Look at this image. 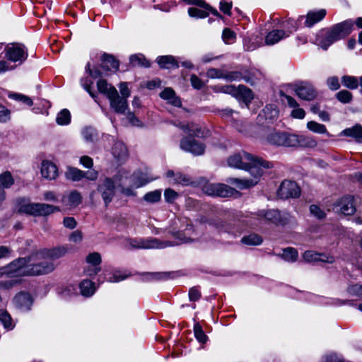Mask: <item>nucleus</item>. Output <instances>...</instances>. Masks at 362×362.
I'll use <instances>...</instances> for the list:
<instances>
[{"label":"nucleus","instance_id":"nucleus-57","mask_svg":"<svg viewBox=\"0 0 362 362\" xmlns=\"http://www.w3.org/2000/svg\"><path fill=\"white\" fill-rule=\"evenodd\" d=\"M224 73L222 69L210 68L207 70L206 76L211 78H223Z\"/></svg>","mask_w":362,"mask_h":362},{"label":"nucleus","instance_id":"nucleus-10","mask_svg":"<svg viewBox=\"0 0 362 362\" xmlns=\"http://www.w3.org/2000/svg\"><path fill=\"white\" fill-rule=\"evenodd\" d=\"M337 212L344 216H351L356 211L355 199L353 196L347 195L339 199L334 205Z\"/></svg>","mask_w":362,"mask_h":362},{"label":"nucleus","instance_id":"nucleus-50","mask_svg":"<svg viewBox=\"0 0 362 362\" xmlns=\"http://www.w3.org/2000/svg\"><path fill=\"white\" fill-rule=\"evenodd\" d=\"M188 13L189 16L197 18H204L209 15L208 11L194 7L189 8Z\"/></svg>","mask_w":362,"mask_h":362},{"label":"nucleus","instance_id":"nucleus-6","mask_svg":"<svg viewBox=\"0 0 362 362\" xmlns=\"http://www.w3.org/2000/svg\"><path fill=\"white\" fill-rule=\"evenodd\" d=\"M204 192L210 196L221 197H237L239 192L234 188L221 183H210L204 188Z\"/></svg>","mask_w":362,"mask_h":362},{"label":"nucleus","instance_id":"nucleus-55","mask_svg":"<svg viewBox=\"0 0 362 362\" xmlns=\"http://www.w3.org/2000/svg\"><path fill=\"white\" fill-rule=\"evenodd\" d=\"M326 83L331 90H337L340 88L339 80L337 76H330L327 78Z\"/></svg>","mask_w":362,"mask_h":362},{"label":"nucleus","instance_id":"nucleus-32","mask_svg":"<svg viewBox=\"0 0 362 362\" xmlns=\"http://www.w3.org/2000/svg\"><path fill=\"white\" fill-rule=\"evenodd\" d=\"M341 81L342 85L349 89H356L359 86V78L356 76L345 75Z\"/></svg>","mask_w":362,"mask_h":362},{"label":"nucleus","instance_id":"nucleus-38","mask_svg":"<svg viewBox=\"0 0 362 362\" xmlns=\"http://www.w3.org/2000/svg\"><path fill=\"white\" fill-rule=\"evenodd\" d=\"M307 128L316 134H325L327 133L326 127L315 121H310L306 124Z\"/></svg>","mask_w":362,"mask_h":362},{"label":"nucleus","instance_id":"nucleus-1","mask_svg":"<svg viewBox=\"0 0 362 362\" xmlns=\"http://www.w3.org/2000/svg\"><path fill=\"white\" fill-rule=\"evenodd\" d=\"M228 165L231 168L247 170L253 176L252 179L230 178V183L236 185L240 189H247L257 185L259 178L263 175V169H269L273 166L272 163L260 158H255L245 151L229 156Z\"/></svg>","mask_w":362,"mask_h":362},{"label":"nucleus","instance_id":"nucleus-52","mask_svg":"<svg viewBox=\"0 0 362 362\" xmlns=\"http://www.w3.org/2000/svg\"><path fill=\"white\" fill-rule=\"evenodd\" d=\"M336 98L342 103H349L351 101L353 96L349 90H342L337 93Z\"/></svg>","mask_w":362,"mask_h":362},{"label":"nucleus","instance_id":"nucleus-59","mask_svg":"<svg viewBox=\"0 0 362 362\" xmlns=\"http://www.w3.org/2000/svg\"><path fill=\"white\" fill-rule=\"evenodd\" d=\"M235 86H233V85H226V86H220V87H217L215 88L216 91L217 92H222V93H228V94H230L231 95H233V97L235 96V94H236L235 93Z\"/></svg>","mask_w":362,"mask_h":362},{"label":"nucleus","instance_id":"nucleus-34","mask_svg":"<svg viewBox=\"0 0 362 362\" xmlns=\"http://www.w3.org/2000/svg\"><path fill=\"white\" fill-rule=\"evenodd\" d=\"M82 197L79 192L77 191L71 192L69 196L63 199L64 202H66L67 204L71 207H75L81 203Z\"/></svg>","mask_w":362,"mask_h":362},{"label":"nucleus","instance_id":"nucleus-60","mask_svg":"<svg viewBox=\"0 0 362 362\" xmlns=\"http://www.w3.org/2000/svg\"><path fill=\"white\" fill-rule=\"evenodd\" d=\"M222 37L225 42L229 43L235 38V33L229 28H225L223 30Z\"/></svg>","mask_w":362,"mask_h":362},{"label":"nucleus","instance_id":"nucleus-14","mask_svg":"<svg viewBox=\"0 0 362 362\" xmlns=\"http://www.w3.org/2000/svg\"><path fill=\"white\" fill-rule=\"evenodd\" d=\"M128 172L124 169L119 170L115 176V180L119 182V187H121V192L127 196H135L134 191V187L132 186V181L129 179Z\"/></svg>","mask_w":362,"mask_h":362},{"label":"nucleus","instance_id":"nucleus-2","mask_svg":"<svg viewBox=\"0 0 362 362\" xmlns=\"http://www.w3.org/2000/svg\"><path fill=\"white\" fill-rule=\"evenodd\" d=\"M179 219H174L166 230L175 240V243L170 241H162L156 238H130L128 243L132 249H163L167 247H172L175 245L192 243L195 240L192 238L195 235V230L192 224L186 223L185 229L181 230L177 228ZM185 222H187L186 220Z\"/></svg>","mask_w":362,"mask_h":362},{"label":"nucleus","instance_id":"nucleus-12","mask_svg":"<svg viewBox=\"0 0 362 362\" xmlns=\"http://www.w3.org/2000/svg\"><path fill=\"white\" fill-rule=\"evenodd\" d=\"M182 150L189 152L195 156H199L204 153L205 146L203 144L197 141L192 137H183L180 144Z\"/></svg>","mask_w":362,"mask_h":362},{"label":"nucleus","instance_id":"nucleus-21","mask_svg":"<svg viewBox=\"0 0 362 362\" xmlns=\"http://www.w3.org/2000/svg\"><path fill=\"white\" fill-rule=\"evenodd\" d=\"M303 257L305 262H323L332 263L334 262V258L331 256H327L324 254L315 252L312 250H308L304 252Z\"/></svg>","mask_w":362,"mask_h":362},{"label":"nucleus","instance_id":"nucleus-62","mask_svg":"<svg viewBox=\"0 0 362 362\" xmlns=\"http://www.w3.org/2000/svg\"><path fill=\"white\" fill-rule=\"evenodd\" d=\"M11 118V112L4 105H0V122L5 123Z\"/></svg>","mask_w":362,"mask_h":362},{"label":"nucleus","instance_id":"nucleus-44","mask_svg":"<svg viewBox=\"0 0 362 362\" xmlns=\"http://www.w3.org/2000/svg\"><path fill=\"white\" fill-rule=\"evenodd\" d=\"M209 225L213 226L216 229H217L219 232H228V225L226 223L223 221L216 218V219H210L208 221Z\"/></svg>","mask_w":362,"mask_h":362},{"label":"nucleus","instance_id":"nucleus-17","mask_svg":"<svg viewBox=\"0 0 362 362\" xmlns=\"http://www.w3.org/2000/svg\"><path fill=\"white\" fill-rule=\"evenodd\" d=\"M13 303L16 308L22 311H28L30 309L33 300L28 292H20L13 298Z\"/></svg>","mask_w":362,"mask_h":362},{"label":"nucleus","instance_id":"nucleus-36","mask_svg":"<svg viewBox=\"0 0 362 362\" xmlns=\"http://www.w3.org/2000/svg\"><path fill=\"white\" fill-rule=\"evenodd\" d=\"M130 62L133 66H140L144 67H149L150 62L142 54H134L129 58Z\"/></svg>","mask_w":362,"mask_h":362},{"label":"nucleus","instance_id":"nucleus-25","mask_svg":"<svg viewBox=\"0 0 362 362\" xmlns=\"http://www.w3.org/2000/svg\"><path fill=\"white\" fill-rule=\"evenodd\" d=\"M112 153L118 161L125 160L128 156V152L125 145L121 141H117L112 148Z\"/></svg>","mask_w":362,"mask_h":362},{"label":"nucleus","instance_id":"nucleus-51","mask_svg":"<svg viewBox=\"0 0 362 362\" xmlns=\"http://www.w3.org/2000/svg\"><path fill=\"white\" fill-rule=\"evenodd\" d=\"M37 203H28L21 205L19 211L28 214L36 216Z\"/></svg>","mask_w":362,"mask_h":362},{"label":"nucleus","instance_id":"nucleus-4","mask_svg":"<svg viewBox=\"0 0 362 362\" xmlns=\"http://www.w3.org/2000/svg\"><path fill=\"white\" fill-rule=\"evenodd\" d=\"M354 26V23L351 19L337 23L327 30L325 34L317 35L316 44L327 50L334 42L348 36L352 32Z\"/></svg>","mask_w":362,"mask_h":362},{"label":"nucleus","instance_id":"nucleus-30","mask_svg":"<svg viewBox=\"0 0 362 362\" xmlns=\"http://www.w3.org/2000/svg\"><path fill=\"white\" fill-rule=\"evenodd\" d=\"M344 136L355 139L356 141L362 139V126L356 124L354 126L346 128L341 133Z\"/></svg>","mask_w":362,"mask_h":362},{"label":"nucleus","instance_id":"nucleus-27","mask_svg":"<svg viewBox=\"0 0 362 362\" xmlns=\"http://www.w3.org/2000/svg\"><path fill=\"white\" fill-rule=\"evenodd\" d=\"M326 15L325 9H320L317 11H310L306 16L305 25L308 27L313 26L315 23L320 21Z\"/></svg>","mask_w":362,"mask_h":362},{"label":"nucleus","instance_id":"nucleus-40","mask_svg":"<svg viewBox=\"0 0 362 362\" xmlns=\"http://www.w3.org/2000/svg\"><path fill=\"white\" fill-rule=\"evenodd\" d=\"M13 183L14 180L10 172L6 171L0 175V184L3 189L10 188Z\"/></svg>","mask_w":362,"mask_h":362},{"label":"nucleus","instance_id":"nucleus-11","mask_svg":"<svg viewBox=\"0 0 362 362\" xmlns=\"http://www.w3.org/2000/svg\"><path fill=\"white\" fill-rule=\"evenodd\" d=\"M300 189L296 182L284 180L281 182L279 190L278 196L283 199L296 198L300 196Z\"/></svg>","mask_w":362,"mask_h":362},{"label":"nucleus","instance_id":"nucleus-43","mask_svg":"<svg viewBox=\"0 0 362 362\" xmlns=\"http://www.w3.org/2000/svg\"><path fill=\"white\" fill-rule=\"evenodd\" d=\"M161 199V190L156 189L148 192L144 196V200L148 203L158 202Z\"/></svg>","mask_w":362,"mask_h":362},{"label":"nucleus","instance_id":"nucleus-42","mask_svg":"<svg viewBox=\"0 0 362 362\" xmlns=\"http://www.w3.org/2000/svg\"><path fill=\"white\" fill-rule=\"evenodd\" d=\"M241 242L247 245H258L262 243V239L260 236L256 234H250L245 236L241 239Z\"/></svg>","mask_w":362,"mask_h":362},{"label":"nucleus","instance_id":"nucleus-20","mask_svg":"<svg viewBox=\"0 0 362 362\" xmlns=\"http://www.w3.org/2000/svg\"><path fill=\"white\" fill-rule=\"evenodd\" d=\"M156 62L161 69H174L180 66L178 59L172 55L159 56L156 59Z\"/></svg>","mask_w":362,"mask_h":362},{"label":"nucleus","instance_id":"nucleus-53","mask_svg":"<svg viewBox=\"0 0 362 362\" xmlns=\"http://www.w3.org/2000/svg\"><path fill=\"white\" fill-rule=\"evenodd\" d=\"M172 184H180L182 185H189L190 179L185 175L180 173H177L175 177L173 180H170Z\"/></svg>","mask_w":362,"mask_h":362},{"label":"nucleus","instance_id":"nucleus-13","mask_svg":"<svg viewBox=\"0 0 362 362\" xmlns=\"http://www.w3.org/2000/svg\"><path fill=\"white\" fill-rule=\"evenodd\" d=\"M67 251V246H59L51 249L44 248L36 251V254L32 258H47V259L54 260L64 257Z\"/></svg>","mask_w":362,"mask_h":362},{"label":"nucleus","instance_id":"nucleus-54","mask_svg":"<svg viewBox=\"0 0 362 362\" xmlns=\"http://www.w3.org/2000/svg\"><path fill=\"white\" fill-rule=\"evenodd\" d=\"M82 136L87 142H92L96 137V133L94 129L86 127L82 131Z\"/></svg>","mask_w":362,"mask_h":362},{"label":"nucleus","instance_id":"nucleus-9","mask_svg":"<svg viewBox=\"0 0 362 362\" xmlns=\"http://www.w3.org/2000/svg\"><path fill=\"white\" fill-rule=\"evenodd\" d=\"M294 92L302 100L311 101L317 96V92L313 84L307 81H302L295 85Z\"/></svg>","mask_w":362,"mask_h":362},{"label":"nucleus","instance_id":"nucleus-5","mask_svg":"<svg viewBox=\"0 0 362 362\" xmlns=\"http://www.w3.org/2000/svg\"><path fill=\"white\" fill-rule=\"evenodd\" d=\"M5 57L10 62L23 64L28 58V49L21 43H11L4 49Z\"/></svg>","mask_w":362,"mask_h":362},{"label":"nucleus","instance_id":"nucleus-28","mask_svg":"<svg viewBox=\"0 0 362 362\" xmlns=\"http://www.w3.org/2000/svg\"><path fill=\"white\" fill-rule=\"evenodd\" d=\"M60 209L59 207L44 204V203H37L36 216H49L56 211H59Z\"/></svg>","mask_w":362,"mask_h":362},{"label":"nucleus","instance_id":"nucleus-33","mask_svg":"<svg viewBox=\"0 0 362 362\" xmlns=\"http://www.w3.org/2000/svg\"><path fill=\"white\" fill-rule=\"evenodd\" d=\"M85 175V172L76 168H69L66 172V178L73 181H79L83 178Z\"/></svg>","mask_w":362,"mask_h":362},{"label":"nucleus","instance_id":"nucleus-64","mask_svg":"<svg viewBox=\"0 0 362 362\" xmlns=\"http://www.w3.org/2000/svg\"><path fill=\"white\" fill-rule=\"evenodd\" d=\"M322 362H344V361L335 354H329L322 358Z\"/></svg>","mask_w":362,"mask_h":362},{"label":"nucleus","instance_id":"nucleus-46","mask_svg":"<svg viewBox=\"0 0 362 362\" xmlns=\"http://www.w3.org/2000/svg\"><path fill=\"white\" fill-rule=\"evenodd\" d=\"M0 322L6 329H12L13 327L11 317L6 310H0Z\"/></svg>","mask_w":362,"mask_h":362},{"label":"nucleus","instance_id":"nucleus-19","mask_svg":"<svg viewBox=\"0 0 362 362\" xmlns=\"http://www.w3.org/2000/svg\"><path fill=\"white\" fill-rule=\"evenodd\" d=\"M41 175L47 180H54L58 176L57 165L49 160H43L41 164Z\"/></svg>","mask_w":362,"mask_h":362},{"label":"nucleus","instance_id":"nucleus-61","mask_svg":"<svg viewBox=\"0 0 362 362\" xmlns=\"http://www.w3.org/2000/svg\"><path fill=\"white\" fill-rule=\"evenodd\" d=\"M310 211L313 216L319 219H322L325 217V212L317 205H311L310 206Z\"/></svg>","mask_w":362,"mask_h":362},{"label":"nucleus","instance_id":"nucleus-58","mask_svg":"<svg viewBox=\"0 0 362 362\" xmlns=\"http://www.w3.org/2000/svg\"><path fill=\"white\" fill-rule=\"evenodd\" d=\"M164 197L167 202L173 203L178 197V194L174 189L168 188L164 192Z\"/></svg>","mask_w":362,"mask_h":362},{"label":"nucleus","instance_id":"nucleus-26","mask_svg":"<svg viewBox=\"0 0 362 362\" xmlns=\"http://www.w3.org/2000/svg\"><path fill=\"white\" fill-rule=\"evenodd\" d=\"M235 98L238 100H243L246 104H248L253 99L252 90L245 86L239 85L235 88Z\"/></svg>","mask_w":362,"mask_h":362},{"label":"nucleus","instance_id":"nucleus-31","mask_svg":"<svg viewBox=\"0 0 362 362\" xmlns=\"http://www.w3.org/2000/svg\"><path fill=\"white\" fill-rule=\"evenodd\" d=\"M8 266L5 268V272L6 274H8L11 279L6 280L0 281V288L2 289H10L13 286L18 285L20 283V279H18V276H13V274H8L7 271Z\"/></svg>","mask_w":362,"mask_h":362},{"label":"nucleus","instance_id":"nucleus-8","mask_svg":"<svg viewBox=\"0 0 362 362\" xmlns=\"http://www.w3.org/2000/svg\"><path fill=\"white\" fill-rule=\"evenodd\" d=\"M267 141L274 146L292 147V143L295 141L294 134L286 132H273L267 136Z\"/></svg>","mask_w":362,"mask_h":362},{"label":"nucleus","instance_id":"nucleus-63","mask_svg":"<svg viewBox=\"0 0 362 362\" xmlns=\"http://www.w3.org/2000/svg\"><path fill=\"white\" fill-rule=\"evenodd\" d=\"M147 276L150 280H163L167 279L169 277V274L167 272H155L149 273Z\"/></svg>","mask_w":362,"mask_h":362},{"label":"nucleus","instance_id":"nucleus-3","mask_svg":"<svg viewBox=\"0 0 362 362\" xmlns=\"http://www.w3.org/2000/svg\"><path fill=\"white\" fill-rule=\"evenodd\" d=\"M36 254V251L29 256L18 258L8 265V274L16 276H39L52 272L55 269V265L47 258H32Z\"/></svg>","mask_w":362,"mask_h":362},{"label":"nucleus","instance_id":"nucleus-29","mask_svg":"<svg viewBox=\"0 0 362 362\" xmlns=\"http://www.w3.org/2000/svg\"><path fill=\"white\" fill-rule=\"evenodd\" d=\"M160 96L161 98L164 100H168L169 102L173 104L174 106L180 107L181 106L180 100L175 97V93L171 88H165L160 93Z\"/></svg>","mask_w":362,"mask_h":362},{"label":"nucleus","instance_id":"nucleus-39","mask_svg":"<svg viewBox=\"0 0 362 362\" xmlns=\"http://www.w3.org/2000/svg\"><path fill=\"white\" fill-rule=\"evenodd\" d=\"M97 87L98 91L103 94L106 95L107 98H110V93L112 92V90L116 89L104 79H100L97 82Z\"/></svg>","mask_w":362,"mask_h":362},{"label":"nucleus","instance_id":"nucleus-49","mask_svg":"<svg viewBox=\"0 0 362 362\" xmlns=\"http://www.w3.org/2000/svg\"><path fill=\"white\" fill-rule=\"evenodd\" d=\"M8 98L15 100H18L28 106H32L33 103L30 98L20 93H11L8 94Z\"/></svg>","mask_w":362,"mask_h":362},{"label":"nucleus","instance_id":"nucleus-56","mask_svg":"<svg viewBox=\"0 0 362 362\" xmlns=\"http://www.w3.org/2000/svg\"><path fill=\"white\" fill-rule=\"evenodd\" d=\"M86 262L94 266L100 265L101 256L98 252H92L86 257Z\"/></svg>","mask_w":362,"mask_h":362},{"label":"nucleus","instance_id":"nucleus-22","mask_svg":"<svg viewBox=\"0 0 362 362\" xmlns=\"http://www.w3.org/2000/svg\"><path fill=\"white\" fill-rule=\"evenodd\" d=\"M102 67L105 71L116 72L119 69V61L113 55L103 54L101 57Z\"/></svg>","mask_w":362,"mask_h":362},{"label":"nucleus","instance_id":"nucleus-16","mask_svg":"<svg viewBox=\"0 0 362 362\" xmlns=\"http://www.w3.org/2000/svg\"><path fill=\"white\" fill-rule=\"evenodd\" d=\"M110 107L117 113L123 114L127 109V100L125 98H121L119 96L117 89H112L110 93Z\"/></svg>","mask_w":362,"mask_h":362},{"label":"nucleus","instance_id":"nucleus-48","mask_svg":"<svg viewBox=\"0 0 362 362\" xmlns=\"http://www.w3.org/2000/svg\"><path fill=\"white\" fill-rule=\"evenodd\" d=\"M282 257L288 262H295L298 258V252L295 249L288 247L283 250Z\"/></svg>","mask_w":362,"mask_h":362},{"label":"nucleus","instance_id":"nucleus-15","mask_svg":"<svg viewBox=\"0 0 362 362\" xmlns=\"http://www.w3.org/2000/svg\"><path fill=\"white\" fill-rule=\"evenodd\" d=\"M257 216L258 218H264L265 220L272 222L274 224H285L288 221L287 214H281L278 210H261L257 212Z\"/></svg>","mask_w":362,"mask_h":362},{"label":"nucleus","instance_id":"nucleus-37","mask_svg":"<svg viewBox=\"0 0 362 362\" xmlns=\"http://www.w3.org/2000/svg\"><path fill=\"white\" fill-rule=\"evenodd\" d=\"M56 122L59 125H67L71 122V113L67 109H63L57 115Z\"/></svg>","mask_w":362,"mask_h":362},{"label":"nucleus","instance_id":"nucleus-47","mask_svg":"<svg viewBox=\"0 0 362 362\" xmlns=\"http://www.w3.org/2000/svg\"><path fill=\"white\" fill-rule=\"evenodd\" d=\"M174 125L180 128L185 134H189L190 136L198 135V133L197 132V129H195L192 124H185L179 122L177 124L174 123Z\"/></svg>","mask_w":362,"mask_h":362},{"label":"nucleus","instance_id":"nucleus-7","mask_svg":"<svg viewBox=\"0 0 362 362\" xmlns=\"http://www.w3.org/2000/svg\"><path fill=\"white\" fill-rule=\"evenodd\" d=\"M115 184L114 180L110 177H105L99 181L97 192L101 196L107 206L115 195Z\"/></svg>","mask_w":362,"mask_h":362},{"label":"nucleus","instance_id":"nucleus-23","mask_svg":"<svg viewBox=\"0 0 362 362\" xmlns=\"http://www.w3.org/2000/svg\"><path fill=\"white\" fill-rule=\"evenodd\" d=\"M294 137L296 139L294 143H292V147L314 148L317 144L316 140L312 136L294 134Z\"/></svg>","mask_w":362,"mask_h":362},{"label":"nucleus","instance_id":"nucleus-18","mask_svg":"<svg viewBox=\"0 0 362 362\" xmlns=\"http://www.w3.org/2000/svg\"><path fill=\"white\" fill-rule=\"evenodd\" d=\"M129 179L132 181L133 187L139 188L154 180L156 177L151 176L147 171L141 172L138 170L130 175Z\"/></svg>","mask_w":362,"mask_h":362},{"label":"nucleus","instance_id":"nucleus-41","mask_svg":"<svg viewBox=\"0 0 362 362\" xmlns=\"http://www.w3.org/2000/svg\"><path fill=\"white\" fill-rule=\"evenodd\" d=\"M194 334L195 338L202 344H204L208 340V337L205 334L203 329L199 323L197 322L194 325Z\"/></svg>","mask_w":362,"mask_h":362},{"label":"nucleus","instance_id":"nucleus-35","mask_svg":"<svg viewBox=\"0 0 362 362\" xmlns=\"http://www.w3.org/2000/svg\"><path fill=\"white\" fill-rule=\"evenodd\" d=\"M81 294L84 296H90L95 292L93 283L90 280H84L80 284Z\"/></svg>","mask_w":362,"mask_h":362},{"label":"nucleus","instance_id":"nucleus-24","mask_svg":"<svg viewBox=\"0 0 362 362\" xmlns=\"http://www.w3.org/2000/svg\"><path fill=\"white\" fill-rule=\"evenodd\" d=\"M290 33L283 30H273L266 35L265 43L267 45H273L281 40L288 37Z\"/></svg>","mask_w":362,"mask_h":362},{"label":"nucleus","instance_id":"nucleus-45","mask_svg":"<svg viewBox=\"0 0 362 362\" xmlns=\"http://www.w3.org/2000/svg\"><path fill=\"white\" fill-rule=\"evenodd\" d=\"M349 296L352 298H362V285L355 284L348 287Z\"/></svg>","mask_w":362,"mask_h":362}]
</instances>
